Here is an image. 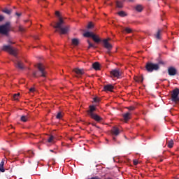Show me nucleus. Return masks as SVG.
Returning <instances> with one entry per match:
<instances>
[{"label":"nucleus","instance_id":"12","mask_svg":"<svg viewBox=\"0 0 179 179\" xmlns=\"http://www.w3.org/2000/svg\"><path fill=\"white\" fill-rule=\"evenodd\" d=\"M73 72L76 73V74H77V76L84 75V69H80L79 68L73 69Z\"/></svg>","mask_w":179,"mask_h":179},{"label":"nucleus","instance_id":"20","mask_svg":"<svg viewBox=\"0 0 179 179\" xmlns=\"http://www.w3.org/2000/svg\"><path fill=\"white\" fill-rule=\"evenodd\" d=\"M27 120H29V115H22L20 117V121H22V122H27Z\"/></svg>","mask_w":179,"mask_h":179},{"label":"nucleus","instance_id":"28","mask_svg":"<svg viewBox=\"0 0 179 179\" xmlns=\"http://www.w3.org/2000/svg\"><path fill=\"white\" fill-rule=\"evenodd\" d=\"M18 31H20V32L24 33L25 32V27L20 26L18 27Z\"/></svg>","mask_w":179,"mask_h":179},{"label":"nucleus","instance_id":"17","mask_svg":"<svg viewBox=\"0 0 179 179\" xmlns=\"http://www.w3.org/2000/svg\"><path fill=\"white\" fill-rule=\"evenodd\" d=\"M92 67L95 71H99L100 70V65L99 64V62L93 63V64H92Z\"/></svg>","mask_w":179,"mask_h":179},{"label":"nucleus","instance_id":"7","mask_svg":"<svg viewBox=\"0 0 179 179\" xmlns=\"http://www.w3.org/2000/svg\"><path fill=\"white\" fill-rule=\"evenodd\" d=\"M2 50L9 52L11 55L16 57V49H13L10 45H3L2 47Z\"/></svg>","mask_w":179,"mask_h":179},{"label":"nucleus","instance_id":"10","mask_svg":"<svg viewBox=\"0 0 179 179\" xmlns=\"http://www.w3.org/2000/svg\"><path fill=\"white\" fill-rule=\"evenodd\" d=\"M110 74L112 76L118 78L122 76V72H120L118 69H113L111 70Z\"/></svg>","mask_w":179,"mask_h":179},{"label":"nucleus","instance_id":"34","mask_svg":"<svg viewBox=\"0 0 179 179\" xmlns=\"http://www.w3.org/2000/svg\"><path fill=\"white\" fill-rule=\"evenodd\" d=\"M87 28H88V29H91L93 28V24L92 22L88 23V27H87Z\"/></svg>","mask_w":179,"mask_h":179},{"label":"nucleus","instance_id":"27","mask_svg":"<svg viewBox=\"0 0 179 179\" xmlns=\"http://www.w3.org/2000/svg\"><path fill=\"white\" fill-rule=\"evenodd\" d=\"M47 142H48V143H52V142H54V136H50V137H48V140L47 141Z\"/></svg>","mask_w":179,"mask_h":179},{"label":"nucleus","instance_id":"24","mask_svg":"<svg viewBox=\"0 0 179 179\" xmlns=\"http://www.w3.org/2000/svg\"><path fill=\"white\" fill-rule=\"evenodd\" d=\"M20 98V93L15 94V95H13V100L17 101V99Z\"/></svg>","mask_w":179,"mask_h":179},{"label":"nucleus","instance_id":"2","mask_svg":"<svg viewBox=\"0 0 179 179\" xmlns=\"http://www.w3.org/2000/svg\"><path fill=\"white\" fill-rule=\"evenodd\" d=\"M64 21L62 18L59 17V21L56 22V25H54V29H56V32L59 33L61 35H66L70 31V27L68 25H64Z\"/></svg>","mask_w":179,"mask_h":179},{"label":"nucleus","instance_id":"38","mask_svg":"<svg viewBox=\"0 0 179 179\" xmlns=\"http://www.w3.org/2000/svg\"><path fill=\"white\" fill-rule=\"evenodd\" d=\"M131 30L130 28H126V32H127V34L131 33Z\"/></svg>","mask_w":179,"mask_h":179},{"label":"nucleus","instance_id":"19","mask_svg":"<svg viewBox=\"0 0 179 179\" xmlns=\"http://www.w3.org/2000/svg\"><path fill=\"white\" fill-rule=\"evenodd\" d=\"M95 110V106H90V110H88V115H94L95 113H93V112H94Z\"/></svg>","mask_w":179,"mask_h":179},{"label":"nucleus","instance_id":"41","mask_svg":"<svg viewBox=\"0 0 179 179\" xmlns=\"http://www.w3.org/2000/svg\"><path fill=\"white\" fill-rule=\"evenodd\" d=\"M29 92L31 93L34 92V88L29 89Z\"/></svg>","mask_w":179,"mask_h":179},{"label":"nucleus","instance_id":"1","mask_svg":"<svg viewBox=\"0 0 179 179\" xmlns=\"http://www.w3.org/2000/svg\"><path fill=\"white\" fill-rule=\"evenodd\" d=\"M83 36L85 38H91L93 40V42H95V43H99L100 42L104 43V48H106V50H108V53H109L108 51L111 50V48H113L111 44L108 42V39L100 40L99 36H96L92 32H85L83 34Z\"/></svg>","mask_w":179,"mask_h":179},{"label":"nucleus","instance_id":"18","mask_svg":"<svg viewBox=\"0 0 179 179\" xmlns=\"http://www.w3.org/2000/svg\"><path fill=\"white\" fill-rule=\"evenodd\" d=\"M5 162V159H2V162H0V173H4L5 169H3V164Z\"/></svg>","mask_w":179,"mask_h":179},{"label":"nucleus","instance_id":"43","mask_svg":"<svg viewBox=\"0 0 179 179\" xmlns=\"http://www.w3.org/2000/svg\"><path fill=\"white\" fill-rule=\"evenodd\" d=\"M15 15L16 16H18V17L22 16V13H16Z\"/></svg>","mask_w":179,"mask_h":179},{"label":"nucleus","instance_id":"14","mask_svg":"<svg viewBox=\"0 0 179 179\" xmlns=\"http://www.w3.org/2000/svg\"><path fill=\"white\" fill-rule=\"evenodd\" d=\"M122 117H124V121L127 122L129 120H131V113L127 112L126 113H124L123 115H122Z\"/></svg>","mask_w":179,"mask_h":179},{"label":"nucleus","instance_id":"15","mask_svg":"<svg viewBox=\"0 0 179 179\" xmlns=\"http://www.w3.org/2000/svg\"><path fill=\"white\" fill-rule=\"evenodd\" d=\"M111 134H113V136H116L120 134V130L117 127H113V129H111Z\"/></svg>","mask_w":179,"mask_h":179},{"label":"nucleus","instance_id":"48","mask_svg":"<svg viewBox=\"0 0 179 179\" xmlns=\"http://www.w3.org/2000/svg\"><path fill=\"white\" fill-rule=\"evenodd\" d=\"M106 179H113V178H106Z\"/></svg>","mask_w":179,"mask_h":179},{"label":"nucleus","instance_id":"42","mask_svg":"<svg viewBox=\"0 0 179 179\" xmlns=\"http://www.w3.org/2000/svg\"><path fill=\"white\" fill-rule=\"evenodd\" d=\"M124 1L134 2V0H124Z\"/></svg>","mask_w":179,"mask_h":179},{"label":"nucleus","instance_id":"3","mask_svg":"<svg viewBox=\"0 0 179 179\" xmlns=\"http://www.w3.org/2000/svg\"><path fill=\"white\" fill-rule=\"evenodd\" d=\"M36 68L38 69V71H32V77L34 78H46V71H45V66L41 63L36 64Z\"/></svg>","mask_w":179,"mask_h":179},{"label":"nucleus","instance_id":"13","mask_svg":"<svg viewBox=\"0 0 179 179\" xmlns=\"http://www.w3.org/2000/svg\"><path fill=\"white\" fill-rule=\"evenodd\" d=\"M113 89H114V87L111 84H108L104 85V92H113Z\"/></svg>","mask_w":179,"mask_h":179},{"label":"nucleus","instance_id":"5","mask_svg":"<svg viewBox=\"0 0 179 179\" xmlns=\"http://www.w3.org/2000/svg\"><path fill=\"white\" fill-rule=\"evenodd\" d=\"M10 30V22H6V24L0 25V34L7 35Z\"/></svg>","mask_w":179,"mask_h":179},{"label":"nucleus","instance_id":"35","mask_svg":"<svg viewBox=\"0 0 179 179\" xmlns=\"http://www.w3.org/2000/svg\"><path fill=\"white\" fill-rule=\"evenodd\" d=\"M100 101V99L97 97L93 98V102L99 103Z\"/></svg>","mask_w":179,"mask_h":179},{"label":"nucleus","instance_id":"16","mask_svg":"<svg viewBox=\"0 0 179 179\" xmlns=\"http://www.w3.org/2000/svg\"><path fill=\"white\" fill-rule=\"evenodd\" d=\"M2 13H5L7 15H10V13H13V10L8 9L7 8H4L3 9H2Z\"/></svg>","mask_w":179,"mask_h":179},{"label":"nucleus","instance_id":"32","mask_svg":"<svg viewBox=\"0 0 179 179\" xmlns=\"http://www.w3.org/2000/svg\"><path fill=\"white\" fill-rule=\"evenodd\" d=\"M136 82H138V83L143 82V78H142V77L136 78Z\"/></svg>","mask_w":179,"mask_h":179},{"label":"nucleus","instance_id":"31","mask_svg":"<svg viewBox=\"0 0 179 179\" xmlns=\"http://www.w3.org/2000/svg\"><path fill=\"white\" fill-rule=\"evenodd\" d=\"M173 146V141L171 140V141H169L168 147L169 148H172Z\"/></svg>","mask_w":179,"mask_h":179},{"label":"nucleus","instance_id":"9","mask_svg":"<svg viewBox=\"0 0 179 179\" xmlns=\"http://www.w3.org/2000/svg\"><path fill=\"white\" fill-rule=\"evenodd\" d=\"M166 72L169 73V76H175L177 74V70L173 66L169 67V69H166Z\"/></svg>","mask_w":179,"mask_h":179},{"label":"nucleus","instance_id":"4","mask_svg":"<svg viewBox=\"0 0 179 179\" xmlns=\"http://www.w3.org/2000/svg\"><path fill=\"white\" fill-rule=\"evenodd\" d=\"M158 70H159V64L147 62V64H145V71H147V73H152L154 71H157Z\"/></svg>","mask_w":179,"mask_h":179},{"label":"nucleus","instance_id":"37","mask_svg":"<svg viewBox=\"0 0 179 179\" xmlns=\"http://www.w3.org/2000/svg\"><path fill=\"white\" fill-rule=\"evenodd\" d=\"M4 19L5 17H3V15H0V22H3Z\"/></svg>","mask_w":179,"mask_h":179},{"label":"nucleus","instance_id":"22","mask_svg":"<svg viewBox=\"0 0 179 179\" xmlns=\"http://www.w3.org/2000/svg\"><path fill=\"white\" fill-rule=\"evenodd\" d=\"M72 45H73V46L79 45V39L73 38L72 39Z\"/></svg>","mask_w":179,"mask_h":179},{"label":"nucleus","instance_id":"30","mask_svg":"<svg viewBox=\"0 0 179 179\" xmlns=\"http://www.w3.org/2000/svg\"><path fill=\"white\" fill-rule=\"evenodd\" d=\"M122 2L117 1V8H122Z\"/></svg>","mask_w":179,"mask_h":179},{"label":"nucleus","instance_id":"8","mask_svg":"<svg viewBox=\"0 0 179 179\" xmlns=\"http://www.w3.org/2000/svg\"><path fill=\"white\" fill-rule=\"evenodd\" d=\"M15 67L20 70L25 69V66H23V63L20 60H15Z\"/></svg>","mask_w":179,"mask_h":179},{"label":"nucleus","instance_id":"50","mask_svg":"<svg viewBox=\"0 0 179 179\" xmlns=\"http://www.w3.org/2000/svg\"><path fill=\"white\" fill-rule=\"evenodd\" d=\"M147 1H150V0H147Z\"/></svg>","mask_w":179,"mask_h":179},{"label":"nucleus","instance_id":"25","mask_svg":"<svg viewBox=\"0 0 179 179\" xmlns=\"http://www.w3.org/2000/svg\"><path fill=\"white\" fill-rule=\"evenodd\" d=\"M90 48H96V47H95V45H93L91 42H90V41H88V49Z\"/></svg>","mask_w":179,"mask_h":179},{"label":"nucleus","instance_id":"49","mask_svg":"<svg viewBox=\"0 0 179 179\" xmlns=\"http://www.w3.org/2000/svg\"><path fill=\"white\" fill-rule=\"evenodd\" d=\"M73 140V138H70V141Z\"/></svg>","mask_w":179,"mask_h":179},{"label":"nucleus","instance_id":"29","mask_svg":"<svg viewBox=\"0 0 179 179\" xmlns=\"http://www.w3.org/2000/svg\"><path fill=\"white\" fill-rule=\"evenodd\" d=\"M160 34H161V29H159L158 32L156 33V39H158V40L161 39V37L159 36Z\"/></svg>","mask_w":179,"mask_h":179},{"label":"nucleus","instance_id":"47","mask_svg":"<svg viewBox=\"0 0 179 179\" xmlns=\"http://www.w3.org/2000/svg\"><path fill=\"white\" fill-rule=\"evenodd\" d=\"M116 140V138L115 137H113V141Z\"/></svg>","mask_w":179,"mask_h":179},{"label":"nucleus","instance_id":"36","mask_svg":"<svg viewBox=\"0 0 179 179\" xmlns=\"http://www.w3.org/2000/svg\"><path fill=\"white\" fill-rule=\"evenodd\" d=\"M127 110H129L131 111L134 110V106L127 107Z\"/></svg>","mask_w":179,"mask_h":179},{"label":"nucleus","instance_id":"6","mask_svg":"<svg viewBox=\"0 0 179 179\" xmlns=\"http://www.w3.org/2000/svg\"><path fill=\"white\" fill-rule=\"evenodd\" d=\"M172 102L177 103L179 102V89L176 88L172 90V94L171 96Z\"/></svg>","mask_w":179,"mask_h":179},{"label":"nucleus","instance_id":"26","mask_svg":"<svg viewBox=\"0 0 179 179\" xmlns=\"http://www.w3.org/2000/svg\"><path fill=\"white\" fill-rule=\"evenodd\" d=\"M118 16L124 17L127 16V14H125V12H124V11H120V12H118Z\"/></svg>","mask_w":179,"mask_h":179},{"label":"nucleus","instance_id":"11","mask_svg":"<svg viewBox=\"0 0 179 179\" xmlns=\"http://www.w3.org/2000/svg\"><path fill=\"white\" fill-rule=\"evenodd\" d=\"M88 115H90V117H92L93 120L96 122L102 121V117H100V116L97 115L96 114H88Z\"/></svg>","mask_w":179,"mask_h":179},{"label":"nucleus","instance_id":"33","mask_svg":"<svg viewBox=\"0 0 179 179\" xmlns=\"http://www.w3.org/2000/svg\"><path fill=\"white\" fill-rule=\"evenodd\" d=\"M62 117V115L61 113H57V115H56V119L59 120Z\"/></svg>","mask_w":179,"mask_h":179},{"label":"nucleus","instance_id":"46","mask_svg":"<svg viewBox=\"0 0 179 179\" xmlns=\"http://www.w3.org/2000/svg\"><path fill=\"white\" fill-rule=\"evenodd\" d=\"M50 152H54V150H50Z\"/></svg>","mask_w":179,"mask_h":179},{"label":"nucleus","instance_id":"51","mask_svg":"<svg viewBox=\"0 0 179 179\" xmlns=\"http://www.w3.org/2000/svg\"><path fill=\"white\" fill-rule=\"evenodd\" d=\"M176 179H179V178H176Z\"/></svg>","mask_w":179,"mask_h":179},{"label":"nucleus","instance_id":"39","mask_svg":"<svg viewBox=\"0 0 179 179\" xmlns=\"http://www.w3.org/2000/svg\"><path fill=\"white\" fill-rule=\"evenodd\" d=\"M133 164H134V166L138 165V161H137V160H133Z\"/></svg>","mask_w":179,"mask_h":179},{"label":"nucleus","instance_id":"40","mask_svg":"<svg viewBox=\"0 0 179 179\" xmlns=\"http://www.w3.org/2000/svg\"><path fill=\"white\" fill-rule=\"evenodd\" d=\"M88 179H100V178L99 176H93L91 178H88Z\"/></svg>","mask_w":179,"mask_h":179},{"label":"nucleus","instance_id":"23","mask_svg":"<svg viewBox=\"0 0 179 179\" xmlns=\"http://www.w3.org/2000/svg\"><path fill=\"white\" fill-rule=\"evenodd\" d=\"M134 9H136L138 13H140L143 10V7H142L141 5H138L136 7H134Z\"/></svg>","mask_w":179,"mask_h":179},{"label":"nucleus","instance_id":"45","mask_svg":"<svg viewBox=\"0 0 179 179\" xmlns=\"http://www.w3.org/2000/svg\"><path fill=\"white\" fill-rule=\"evenodd\" d=\"M159 64H164L163 62L160 61L159 62Z\"/></svg>","mask_w":179,"mask_h":179},{"label":"nucleus","instance_id":"21","mask_svg":"<svg viewBox=\"0 0 179 179\" xmlns=\"http://www.w3.org/2000/svg\"><path fill=\"white\" fill-rule=\"evenodd\" d=\"M25 156L27 157L31 158L33 156H34V152H32V151H30V150L27 151V152L25 153Z\"/></svg>","mask_w":179,"mask_h":179},{"label":"nucleus","instance_id":"44","mask_svg":"<svg viewBox=\"0 0 179 179\" xmlns=\"http://www.w3.org/2000/svg\"><path fill=\"white\" fill-rule=\"evenodd\" d=\"M56 16L59 17V11H56Z\"/></svg>","mask_w":179,"mask_h":179}]
</instances>
